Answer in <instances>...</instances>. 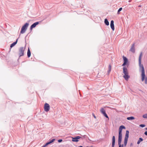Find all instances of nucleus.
Returning a JSON list of instances; mask_svg holds the SVG:
<instances>
[{
	"instance_id": "obj_12",
	"label": "nucleus",
	"mask_w": 147,
	"mask_h": 147,
	"mask_svg": "<svg viewBox=\"0 0 147 147\" xmlns=\"http://www.w3.org/2000/svg\"><path fill=\"white\" fill-rule=\"evenodd\" d=\"M122 139L121 138H118V144L119 147H123V145H121V143L122 141Z\"/></svg>"
},
{
	"instance_id": "obj_22",
	"label": "nucleus",
	"mask_w": 147,
	"mask_h": 147,
	"mask_svg": "<svg viewBox=\"0 0 147 147\" xmlns=\"http://www.w3.org/2000/svg\"><path fill=\"white\" fill-rule=\"evenodd\" d=\"M142 117L144 118H147V114H145L143 115Z\"/></svg>"
},
{
	"instance_id": "obj_4",
	"label": "nucleus",
	"mask_w": 147,
	"mask_h": 147,
	"mask_svg": "<svg viewBox=\"0 0 147 147\" xmlns=\"http://www.w3.org/2000/svg\"><path fill=\"white\" fill-rule=\"evenodd\" d=\"M29 26V24L28 23H26L22 27L20 33L21 34L24 33L26 30L27 29L28 27Z\"/></svg>"
},
{
	"instance_id": "obj_8",
	"label": "nucleus",
	"mask_w": 147,
	"mask_h": 147,
	"mask_svg": "<svg viewBox=\"0 0 147 147\" xmlns=\"http://www.w3.org/2000/svg\"><path fill=\"white\" fill-rule=\"evenodd\" d=\"M71 138H72V141L73 142H78L79 141V139H80L81 138V137L79 136H77L74 137H71Z\"/></svg>"
},
{
	"instance_id": "obj_20",
	"label": "nucleus",
	"mask_w": 147,
	"mask_h": 147,
	"mask_svg": "<svg viewBox=\"0 0 147 147\" xmlns=\"http://www.w3.org/2000/svg\"><path fill=\"white\" fill-rule=\"evenodd\" d=\"M105 24L107 26L109 24V22L107 19H105Z\"/></svg>"
},
{
	"instance_id": "obj_29",
	"label": "nucleus",
	"mask_w": 147,
	"mask_h": 147,
	"mask_svg": "<svg viewBox=\"0 0 147 147\" xmlns=\"http://www.w3.org/2000/svg\"><path fill=\"white\" fill-rule=\"evenodd\" d=\"M48 144L47 143H46V144L43 145V146H42V147H45L46 146H48Z\"/></svg>"
},
{
	"instance_id": "obj_24",
	"label": "nucleus",
	"mask_w": 147,
	"mask_h": 147,
	"mask_svg": "<svg viewBox=\"0 0 147 147\" xmlns=\"http://www.w3.org/2000/svg\"><path fill=\"white\" fill-rule=\"evenodd\" d=\"M139 126L142 127H144L145 126V125L144 124H142L140 125Z\"/></svg>"
},
{
	"instance_id": "obj_16",
	"label": "nucleus",
	"mask_w": 147,
	"mask_h": 147,
	"mask_svg": "<svg viewBox=\"0 0 147 147\" xmlns=\"http://www.w3.org/2000/svg\"><path fill=\"white\" fill-rule=\"evenodd\" d=\"M18 39H17L16 41L12 43L10 45V47L12 48L15 46L17 43Z\"/></svg>"
},
{
	"instance_id": "obj_2",
	"label": "nucleus",
	"mask_w": 147,
	"mask_h": 147,
	"mask_svg": "<svg viewBox=\"0 0 147 147\" xmlns=\"http://www.w3.org/2000/svg\"><path fill=\"white\" fill-rule=\"evenodd\" d=\"M123 73L124 74L123 77L127 81L129 78L127 69L125 67H124L123 68Z\"/></svg>"
},
{
	"instance_id": "obj_3",
	"label": "nucleus",
	"mask_w": 147,
	"mask_h": 147,
	"mask_svg": "<svg viewBox=\"0 0 147 147\" xmlns=\"http://www.w3.org/2000/svg\"><path fill=\"white\" fill-rule=\"evenodd\" d=\"M125 126L121 125L119 127V136L118 138L122 139V131L123 129H125Z\"/></svg>"
},
{
	"instance_id": "obj_32",
	"label": "nucleus",
	"mask_w": 147,
	"mask_h": 147,
	"mask_svg": "<svg viewBox=\"0 0 147 147\" xmlns=\"http://www.w3.org/2000/svg\"><path fill=\"white\" fill-rule=\"evenodd\" d=\"M92 115L93 116V117H94L95 118H96V116H95V115H94V114H92Z\"/></svg>"
},
{
	"instance_id": "obj_28",
	"label": "nucleus",
	"mask_w": 147,
	"mask_h": 147,
	"mask_svg": "<svg viewBox=\"0 0 147 147\" xmlns=\"http://www.w3.org/2000/svg\"><path fill=\"white\" fill-rule=\"evenodd\" d=\"M48 144L47 143H46V144L43 145V146H42V147H45L46 146H48Z\"/></svg>"
},
{
	"instance_id": "obj_14",
	"label": "nucleus",
	"mask_w": 147,
	"mask_h": 147,
	"mask_svg": "<svg viewBox=\"0 0 147 147\" xmlns=\"http://www.w3.org/2000/svg\"><path fill=\"white\" fill-rule=\"evenodd\" d=\"M115 136H113L112 137V147H114L115 144Z\"/></svg>"
},
{
	"instance_id": "obj_27",
	"label": "nucleus",
	"mask_w": 147,
	"mask_h": 147,
	"mask_svg": "<svg viewBox=\"0 0 147 147\" xmlns=\"http://www.w3.org/2000/svg\"><path fill=\"white\" fill-rule=\"evenodd\" d=\"M48 144L47 143H46V144L43 145V146H42V147H45L46 146H48Z\"/></svg>"
},
{
	"instance_id": "obj_6",
	"label": "nucleus",
	"mask_w": 147,
	"mask_h": 147,
	"mask_svg": "<svg viewBox=\"0 0 147 147\" xmlns=\"http://www.w3.org/2000/svg\"><path fill=\"white\" fill-rule=\"evenodd\" d=\"M25 48L24 47H20L19 50V54L20 57L24 55Z\"/></svg>"
},
{
	"instance_id": "obj_36",
	"label": "nucleus",
	"mask_w": 147,
	"mask_h": 147,
	"mask_svg": "<svg viewBox=\"0 0 147 147\" xmlns=\"http://www.w3.org/2000/svg\"><path fill=\"white\" fill-rule=\"evenodd\" d=\"M81 92H79V94H80V96H81V94L80 93Z\"/></svg>"
},
{
	"instance_id": "obj_38",
	"label": "nucleus",
	"mask_w": 147,
	"mask_h": 147,
	"mask_svg": "<svg viewBox=\"0 0 147 147\" xmlns=\"http://www.w3.org/2000/svg\"><path fill=\"white\" fill-rule=\"evenodd\" d=\"M145 129L147 130V127L145 128Z\"/></svg>"
},
{
	"instance_id": "obj_40",
	"label": "nucleus",
	"mask_w": 147,
	"mask_h": 147,
	"mask_svg": "<svg viewBox=\"0 0 147 147\" xmlns=\"http://www.w3.org/2000/svg\"><path fill=\"white\" fill-rule=\"evenodd\" d=\"M86 147H92V146H90V147H88V146H86Z\"/></svg>"
},
{
	"instance_id": "obj_31",
	"label": "nucleus",
	"mask_w": 147,
	"mask_h": 147,
	"mask_svg": "<svg viewBox=\"0 0 147 147\" xmlns=\"http://www.w3.org/2000/svg\"><path fill=\"white\" fill-rule=\"evenodd\" d=\"M144 134L146 136H147V131H146L144 133Z\"/></svg>"
},
{
	"instance_id": "obj_10",
	"label": "nucleus",
	"mask_w": 147,
	"mask_h": 147,
	"mask_svg": "<svg viewBox=\"0 0 147 147\" xmlns=\"http://www.w3.org/2000/svg\"><path fill=\"white\" fill-rule=\"evenodd\" d=\"M39 24V22H36L34 23L30 27V30H32L33 28H35L36 26L38 25Z\"/></svg>"
},
{
	"instance_id": "obj_39",
	"label": "nucleus",
	"mask_w": 147,
	"mask_h": 147,
	"mask_svg": "<svg viewBox=\"0 0 147 147\" xmlns=\"http://www.w3.org/2000/svg\"><path fill=\"white\" fill-rule=\"evenodd\" d=\"M131 0H129V2H131Z\"/></svg>"
},
{
	"instance_id": "obj_18",
	"label": "nucleus",
	"mask_w": 147,
	"mask_h": 147,
	"mask_svg": "<svg viewBox=\"0 0 147 147\" xmlns=\"http://www.w3.org/2000/svg\"><path fill=\"white\" fill-rule=\"evenodd\" d=\"M143 140V139L141 138H139L138 141L137 142V144H140V142L142 141Z\"/></svg>"
},
{
	"instance_id": "obj_9",
	"label": "nucleus",
	"mask_w": 147,
	"mask_h": 147,
	"mask_svg": "<svg viewBox=\"0 0 147 147\" xmlns=\"http://www.w3.org/2000/svg\"><path fill=\"white\" fill-rule=\"evenodd\" d=\"M44 108L45 111L48 112L49 110L50 106L47 103H45L44 106Z\"/></svg>"
},
{
	"instance_id": "obj_26",
	"label": "nucleus",
	"mask_w": 147,
	"mask_h": 147,
	"mask_svg": "<svg viewBox=\"0 0 147 147\" xmlns=\"http://www.w3.org/2000/svg\"><path fill=\"white\" fill-rule=\"evenodd\" d=\"M63 140L62 139H59L58 140V142L59 143L61 142Z\"/></svg>"
},
{
	"instance_id": "obj_1",
	"label": "nucleus",
	"mask_w": 147,
	"mask_h": 147,
	"mask_svg": "<svg viewBox=\"0 0 147 147\" xmlns=\"http://www.w3.org/2000/svg\"><path fill=\"white\" fill-rule=\"evenodd\" d=\"M142 53L141 52L140 54L139 58V63L140 67H141V80L142 82L144 81L145 84H147V77L146 76L145 74V70L143 66L141 64L142 58Z\"/></svg>"
},
{
	"instance_id": "obj_5",
	"label": "nucleus",
	"mask_w": 147,
	"mask_h": 147,
	"mask_svg": "<svg viewBox=\"0 0 147 147\" xmlns=\"http://www.w3.org/2000/svg\"><path fill=\"white\" fill-rule=\"evenodd\" d=\"M129 131L128 130H127L126 131V134L124 141V145L125 146H126L127 143L128 139L129 136Z\"/></svg>"
},
{
	"instance_id": "obj_25",
	"label": "nucleus",
	"mask_w": 147,
	"mask_h": 147,
	"mask_svg": "<svg viewBox=\"0 0 147 147\" xmlns=\"http://www.w3.org/2000/svg\"><path fill=\"white\" fill-rule=\"evenodd\" d=\"M122 8L121 7L119 9V10L118 11V12H117V13L118 14H119V12L122 10Z\"/></svg>"
},
{
	"instance_id": "obj_35",
	"label": "nucleus",
	"mask_w": 147,
	"mask_h": 147,
	"mask_svg": "<svg viewBox=\"0 0 147 147\" xmlns=\"http://www.w3.org/2000/svg\"><path fill=\"white\" fill-rule=\"evenodd\" d=\"M133 144L132 143H131L130 144V146H133Z\"/></svg>"
},
{
	"instance_id": "obj_17",
	"label": "nucleus",
	"mask_w": 147,
	"mask_h": 147,
	"mask_svg": "<svg viewBox=\"0 0 147 147\" xmlns=\"http://www.w3.org/2000/svg\"><path fill=\"white\" fill-rule=\"evenodd\" d=\"M135 119V118L134 117L131 116L130 117H127V119L128 120H130L134 119Z\"/></svg>"
},
{
	"instance_id": "obj_7",
	"label": "nucleus",
	"mask_w": 147,
	"mask_h": 147,
	"mask_svg": "<svg viewBox=\"0 0 147 147\" xmlns=\"http://www.w3.org/2000/svg\"><path fill=\"white\" fill-rule=\"evenodd\" d=\"M100 111L105 117L106 118L109 119V117L107 114L106 113L105 111L103 108H102L100 109Z\"/></svg>"
},
{
	"instance_id": "obj_30",
	"label": "nucleus",
	"mask_w": 147,
	"mask_h": 147,
	"mask_svg": "<svg viewBox=\"0 0 147 147\" xmlns=\"http://www.w3.org/2000/svg\"><path fill=\"white\" fill-rule=\"evenodd\" d=\"M48 144L47 143H46V144L43 145V146H42V147H45L46 146H48Z\"/></svg>"
},
{
	"instance_id": "obj_21",
	"label": "nucleus",
	"mask_w": 147,
	"mask_h": 147,
	"mask_svg": "<svg viewBox=\"0 0 147 147\" xmlns=\"http://www.w3.org/2000/svg\"><path fill=\"white\" fill-rule=\"evenodd\" d=\"M109 70L108 71V73H109L111 70V66L110 65H109Z\"/></svg>"
},
{
	"instance_id": "obj_34",
	"label": "nucleus",
	"mask_w": 147,
	"mask_h": 147,
	"mask_svg": "<svg viewBox=\"0 0 147 147\" xmlns=\"http://www.w3.org/2000/svg\"><path fill=\"white\" fill-rule=\"evenodd\" d=\"M47 143L48 144V145H49V144H51L49 141L48 142H47Z\"/></svg>"
},
{
	"instance_id": "obj_23",
	"label": "nucleus",
	"mask_w": 147,
	"mask_h": 147,
	"mask_svg": "<svg viewBox=\"0 0 147 147\" xmlns=\"http://www.w3.org/2000/svg\"><path fill=\"white\" fill-rule=\"evenodd\" d=\"M55 139H53L52 140H50L49 142H50V143L51 144L53 142H54L55 141Z\"/></svg>"
},
{
	"instance_id": "obj_15",
	"label": "nucleus",
	"mask_w": 147,
	"mask_h": 147,
	"mask_svg": "<svg viewBox=\"0 0 147 147\" xmlns=\"http://www.w3.org/2000/svg\"><path fill=\"white\" fill-rule=\"evenodd\" d=\"M135 44L134 43L132 44L131 48L130 49V51L132 52L133 53H134L135 52Z\"/></svg>"
},
{
	"instance_id": "obj_19",
	"label": "nucleus",
	"mask_w": 147,
	"mask_h": 147,
	"mask_svg": "<svg viewBox=\"0 0 147 147\" xmlns=\"http://www.w3.org/2000/svg\"><path fill=\"white\" fill-rule=\"evenodd\" d=\"M31 55V53L29 48H28L27 52V56L28 57H29Z\"/></svg>"
},
{
	"instance_id": "obj_37",
	"label": "nucleus",
	"mask_w": 147,
	"mask_h": 147,
	"mask_svg": "<svg viewBox=\"0 0 147 147\" xmlns=\"http://www.w3.org/2000/svg\"><path fill=\"white\" fill-rule=\"evenodd\" d=\"M78 147H83V146H79Z\"/></svg>"
},
{
	"instance_id": "obj_13",
	"label": "nucleus",
	"mask_w": 147,
	"mask_h": 147,
	"mask_svg": "<svg viewBox=\"0 0 147 147\" xmlns=\"http://www.w3.org/2000/svg\"><path fill=\"white\" fill-rule=\"evenodd\" d=\"M110 26L112 30L114 31V30L115 28L114 24V21L113 20H111V22Z\"/></svg>"
},
{
	"instance_id": "obj_33",
	"label": "nucleus",
	"mask_w": 147,
	"mask_h": 147,
	"mask_svg": "<svg viewBox=\"0 0 147 147\" xmlns=\"http://www.w3.org/2000/svg\"><path fill=\"white\" fill-rule=\"evenodd\" d=\"M83 137L84 138H86V137H87L86 136V135H84V136H83Z\"/></svg>"
},
{
	"instance_id": "obj_11",
	"label": "nucleus",
	"mask_w": 147,
	"mask_h": 147,
	"mask_svg": "<svg viewBox=\"0 0 147 147\" xmlns=\"http://www.w3.org/2000/svg\"><path fill=\"white\" fill-rule=\"evenodd\" d=\"M124 63H123L122 65V66H124L126 64V63H127L128 60L127 58L123 56V57Z\"/></svg>"
}]
</instances>
